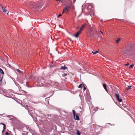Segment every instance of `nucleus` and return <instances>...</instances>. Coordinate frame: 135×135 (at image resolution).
<instances>
[{"instance_id":"obj_3","label":"nucleus","mask_w":135,"mask_h":135,"mask_svg":"<svg viewBox=\"0 0 135 135\" xmlns=\"http://www.w3.org/2000/svg\"><path fill=\"white\" fill-rule=\"evenodd\" d=\"M126 104H123L122 105H121L119 104V107L126 111H127V110H128V108H129V107H127L126 108Z\"/></svg>"},{"instance_id":"obj_44","label":"nucleus","mask_w":135,"mask_h":135,"mask_svg":"<svg viewBox=\"0 0 135 135\" xmlns=\"http://www.w3.org/2000/svg\"><path fill=\"white\" fill-rule=\"evenodd\" d=\"M30 3H31V4H32V2H30Z\"/></svg>"},{"instance_id":"obj_45","label":"nucleus","mask_w":135,"mask_h":135,"mask_svg":"<svg viewBox=\"0 0 135 135\" xmlns=\"http://www.w3.org/2000/svg\"><path fill=\"white\" fill-rule=\"evenodd\" d=\"M70 41H71V39H70Z\"/></svg>"},{"instance_id":"obj_25","label":"nucleus","mask_w":135,"mask_h":135,"mask_svg":"<svg viewBox=\"0 0 135 135\" xmlns=\"http://www.w3.org/2000/svg\"><path fill=\"white\" fill-rule=\"evenodd\" d=\"M77 134L78 135H80V133L79 131H78V130H77Z\"/></svg>"},{"instance_id":"obj_12","label":"nucleus","mask_w":135,"mask_h":135,"mask_svg":"<svg viewBox=\"0 0 135 135\" xmlns=\"http://www.w3.org/2000/svg\"><path fill=\"white\" fill-rule=\"evenodd\" d=\"M122 101V100L121 98H120L119 95V102H121Z\"/></svg>"},{"instance_id":"obj_26","label":"nucleus","mask_w":135,"mask_h":135,"mask_svg":"<svg viewBox=\"0 0 135 135\" xmlns=\"http://www.w3.org/2000/svg\"><path fill=\"white\" fill-rule=\"evenodd\" d=\"M67 75V74H62V76L64 77Z\"/></svg>"},{"instance_id":"obj_32","label":"nucleus","mask_w":135,"mask_h":135,"mask_svg":"<svg viewBox=\"0 0 135 135\" xmlns=\"http://www.w3.org/2000/svg\"><path fill=\"white\" fill-rule=\"evenodd\" d=\"M5 134L6 135H8L9 134V133L8 132H6Z\"/></svg>"},{"instance_id":"obj_42","label":"nucleus","mask_w":135,"mask_h":135,"mask_svg":"<svg viewBox=\"0 0 135 135\" xmlns=\"http://www.w3.org/2000/svg\"><path fill=\"white\" fill-rule=\"evenodd\" d=\"M115 102V103H116V104L118 105V104H117V102Z\"/></svg>"},{"instance_id":"obj_1","label":"nucleus","mask_w":135,"mask_h":135,"mask_svg":"<svg viewBox=\"0 0 135 135\" xmlns=\"http://www.w3.org/2000/svg\"><path fill=\"white\" fill-rule=\"evenodd\" d=\"M40 79H39L37 81L38 83H41V84L43 86H45L46 87L49 86V85H50V84L48 83L47 82H45V81L44 79L42 78H40V81L39 80Z\"/></svg>"},{"instance_id":"obj_22","label":"nucleus","mask_w":135,"mask_h":135,"mask_svg":"<svg viewBox=\"0 0 135 135\" xmlns=\"http://www.w3.org/2000/svg\"><path fill=\"white\" fill-rule=\"evenodd\" d=\"M6 125H4V126H3V131H2V132H3L4 131L5 129H6Z\"/></svg>"},{"instance_id":"obj_47","label":"nucleus","mask_w":135,"mask_h":135,"mask_svg":"<svg viewBox=\"0 0 135 135\" xmlns=\"http://www.w3.org/2000/svg\"><path fill=\"white\" fill-rule=\"evenodd\" d=\"M9 66H10V65L9 64Z\"/></svg>"},{"instance_id":"obj_46","label":"nucleus","mask_w":135,"mask_h":135,"mask_svg":"<svg viewBox=\"0 0 135 135\" xmlns=\"http://www.w3.org/2000/svg\"><path fill=\"white\" fill-rule=\"evenodd\" d=\"M78 28H78H77V29Z\"/></svg>"},{"instance_id":"obj_23","label":"nucleus","mask_w":135,"mask_h":135,"mask_svg":"<svg viewBox=\"0 0 135 135\" xmlns=\"http://www.w3.org/2000/svg\"><path fill=\"white\" fill-rule=\"evenodd\" d=\"M115 96L116 97L117 100L118 101V94H115Z\"/></svg>"},{"instance_id":"obj_35","label":"nucleus","mask_w":135,"mask_h":135,"mask_svg":"<svg viewBox=\"0 0 135 135\" xmlns=\"http://www.w3.org/2000/svg\"><path fill=\"white\" fill-rule=\"evenodd\" d=\"M1 124L3 125V126H4V125H5V124L3 123H2Z\"/></svg>"},{"instance_id":"obj_13","label":"nucleus","mask_w":135,"mask_h":135,"mask_svg":"<svg viewBox=\"0 0 135 135\" xmlns=\"http://www.w3.org/2000/svg\"><path fill=\"white\" fill-rule=\"evenodd\" d=\"M61 69H62L65 70L67 69V68L65 67V66H61Z\"/></svg>"},{"instance_id":"obj_15","label":"nucleus","mask_w":135,"mask_h":135,"mask_svg":"<svg viewBox=\"0 0 135 135\" xmlns=\"http://www.w3.org/2000/svg\"><path fill=\"white\" fill-rule=\"evenodd\" d=\"M83 86H84V85L83 84H82L79 85V86L78 87V88H81Z\"/></svg>"},{"instance_id":"obj_16","label":"nucleus","mask_w":135,"mask_h":135,"mask_svg":"<svg viewBox=\"0 0 135 135\" xmlns=\"http://www.w3.org/2000/svg\"><path fill=\"white\" fill-rule=\"evenodd\" d=\"M0 72L3 75L4 74V73L3 70L0 68Z\"/></svg>"},{"instance_id":"obj_41","label":"nucleus","mask_w":135,"mask_h":135,"mask_svg":"<svg viewBox=\"0 0 135 135\" xmlns=\"http://www.w3.org/2000/svg\"><path fill=\"white\" fill-rule=\"evenodd\" d=\"M127 52H125L124 54H127Z\"/></svg>"},{"instance_id":"obj_8","label":"nucleus","mask_w":135,"mask_h":135,"mask_svg":"<svg viewBox=\"0 0 135 135\" xmlns=\"http://www.w3.org/2000/svg\"><path fill=\"white\" fill-rule=\"evenodd\" d=\"M80 31H79L78 32L75 34L73 35V36L77 38L78 37L79 35L81 33Z\"/></svg>"},{"instance_id":"obj_5","label":"nucleus","mask_w":135,"mask_h":135,"mask_svg":"<svg viewBox=\"0 0 135 135\" xmlns=\"http://www.w3.org/2000/svg\"><path fill=\"white\" fill-rule=\"evenodd\" d=\"M128 47L133 51H135V44H130L128 45Z\"/></svg>"},{"instance_id":"obj_4","label":"nucleus","mask_w":135,"mask_h":135,"mask_svg":"<svg viewBox=\"0 0 135 135\" xmlns=\"http://www.w3.org/2000/svg\"><path fill=\"white\" fill-rule=\"evenodd\" d=\"M88 35V36L90 37L93 38L94 37H96V35L94 34L93 31H89V34Z\"/></svg>"},{"instance_id":"obj_27","label":"nucleus","mask_w":135,"mask_h":135,"mask_svg":"<svg viewBox=\"0 0 135 135\" xmlns=\"http://www.w3.org/2000/svg\"><path fill=\"white\" fill-rule=\"evenodd\" d=\"M58 2H60L62 3H63V2L61 0H56Z\"/></svg>"},{"instance_id":"obj_7","label":"nucleus","mask_w":135,"mask_h":135,"mask_svg":"<svg viewBox=\"0 0 135 135\" xmlns=\"http://www.w3.org/2000/svg\"><path fill=\"white\" fill-rule=\"evenodd\" d=\"M86 25V23H84V24L83 25L81 26L79 31H80L81 32L84 29V28L85 27Z\"/></svg>"},{"instance_id":"obj_30","label":"nucleus","mask_w":135,"mask_h":135,"mask_svg":"<svg viewBox=\"0 0 135 135\" xmlns=\"http://www.w3.org/2000/svg\"><path fill=\"white\" fill-rule=\"evenodd\" d=\"M132 120H133V121H134V123H135V119L134 118H133V117H132Z\"/></svg>"},{"instance_id":"obj_19","label":"nucleus","mask_w":135,"mask_h":135,"mask_svg":"<svg viewBox=\"0 0 135 135\" xmlns=\"http://www.w3.org/2000/svg\"><path fill=\"white\" fill-rule=\"evenodd\" d=\"M128 88L127 89V90H129L131 89L132 86L131 85L128 86Z\"/></svg>"},{"instance_id":"obj_14","label":"nucleus","mask_w":135,"mask_h":135,"mask_svg":"<svg viewBox=\"0 0 135 135\" xmlns=\"http://www.w3.org/2000/svg\"><path fill=\"white\" fill-rule=\"evenodd\" d=\"M32 75H30L29 76L28 78V79L29 80H30L31 79H32Z\"/></svg>"},{"instance_id":"obj_11","label":"nucleus","mask_w":135,"mask_h":135,"mask_svg":"<svg viewBox=\"0 0 135 135\" xmlns=\"http://www.w3.org/2000/svg\"><path fill=\"white\" fill-rule=\"evenodd\" d=\"M103 86L104 88L105 89V90L107 91H108V90H107V86H106V85L104 84H103Z\"/></svg>"},{"instance_id":"obj_2","label":"nucleus","mask_w":135,"mask_h":135,"mask_svg":"<svg viewBox=\"0 0 135 135\" xmlns=\"http://www.w3.org/2000/svg\"><path fill=\"white\" fill-rule=\"evenodd\" d=\"M43 6V3H36L33 5L32 8L34 9H39L40 8Z\"/></svg>"},{"instance_id":"obj_21","label":"nucleus","mask_w":135,"mask_h":135,"mask_svg":"<svg viewBox=\"0 0 135 135\" xmlns=\"http://www.w3.org/2000/svg\"><path fill=\"white\" fill-rule=\"evenodd\" d=\"M93 8V7L91 6H89L88 7V9H90L91 8Z\"/></svg>"},{"instance_id":"obj_20","label":"nucleus","mask_w":135,"mask_h":135,"mask_svg":"<svg viewBox=\"0 0 135 135\" xmlns=\"http://www.w3.org/2000/svg\"><path fill=\"white\" fill-rule=\"evenodd\" d=\"M134 65L133 64H132L130 65L129 67V68H132L134 66Z\"/></svg>"},{"instance_id":"obj_38","label":"nucleus","mask_w":135,"mask_h":135,"mask_svg":"<svg viewBox=\"0 0 135 135\" xmlns=\"http://www.w3.org/2000/svg\"><path fill=\"white\" fill-rule=\"evenodd\" d=\"M99 37L100 38H102V36L101 35H99Z\"/></svg>"},{"instance_id":"obj_40","label":"nucleus","mask_w":135,"mask_h":135,"mask_svg":"<svg viewBox=\"0 0 135 135\" xmlns=\"http://www.w3.org/2000/svg\"><path fill=\"white\" fill-rule=\"evenodd\" d=\"M100 32L102 34H103V32H102L101 31H100Z\"/></svg>"},{"instance_id":"obj_24","label":"nucleus","mask_w":135,"mask_h":135,"mask_svg":"<svg viewBox=\"0 0 135 135\" xmlns=\"http://www.w3.org/2000/svg\"><path fill=\"white\" fill-rule=\"evenodd\" d=\"M128 114L131 117V118H132V117H132L133 115H132L129 112H128Z\"/></svg>"},{"instance_id":"obj_9","label":"nucleus","mask_w":135,"mask_h":135,"mask_svg":"<svg viewBox=\"0 0 135 135\" xmlns=\"http://www.w3.org/2000/svg\"><path fill=\"white\" fill-rule=\"evenodd\" d=\"M68 11V9H67V7H65L64 8L63 11L62 12L63 13L64 12H67Z\"/></svg>"},{"instance_id":"obj_36","label":"nucleus","mask_w":135,"mask_h":135,"mask_svg":"<svg viewBox=\"0 0 135 135\" xmlns=\"http://www.w3.org/2000/svg\"><path fill=\"white\" fill-rule=\"evenodd\" d=\"M132 113L134 115V117H135V113Z\"/></svg>"},{"instance_id":"obj_29","label":"nucleus","mask_w":135,"mask_h":135,"mask_svg":"<svg viewBox=\"0 0 135 135\" xmlns=\"http://www.w3.org/2000/svg\"><path fill=\"white\" fill-rule=\"evenodd\" d=\"M129 63L128 62L127 64H125V66H127L129 65Z\"/></svg>"},{"instance_id":"obj_33","label":"nucleus","mask_w":135,"mask_h":135,"mask_svg":"<svg viewBox=\"0 0 135 135\" xmlns=\"http://www.w3.org/2000/svg\"><path fill=\"white\" fill-rule=\"evenodd\" d=\"M116 42L117 43H118V39H117L116 40Z\"/></svg>"},{"instance_id":"obj_17","label":"nucleus","mask_w":135,"mask_h":135,"mask_svg":"<svg viewBox=\"0 0 135 135\" xmlns=\"http://www.w3.org/2000/svg\"><path fill=\"white\" fill-rule=\"evenodd\" d=\"M92 53L94 54H96L98 52V51H96L95 52L93 51H92Z\"/></svg>"},{"instance_id":"obj_43","label":"nucleus","mask_w":135,"mask_h":135,"mask_svg":"<svg viewBox=\"0 0 135 135\" xmlns=\"http://www.w3.org/2000/svg\"><path fill=\"white\" fill-rule=\"evenodd\" d=\"M2 79H1V80H0V81L1 82H2Z\"/></svg>"},{"instance_id":"obj_37","label":"nucleus","mask_w":135,"mask_h":135,"mask_svg":"<svg viewBox=\"0 0 135 135\" xmlns=\"http://www.w3.org/2000/svg\"><path fill=\"white\" fill-rule=\"evenodd\" d=\"M67 7V9H68V10L70 8V7L69 6V7Z\"/></svg>"},{"instance_id":"obj_39","label":"nucleus","mask_w":135,"mask_h":135,"mask_svg":"<svg viewBox=\"0 0 135 135\" xmlns=\"http://www.w3.org/2000/svg\"><path fill=\"white\" fill-rule=\"evenodd\" d=\"M120 38H119V42L120 40Z\"/></svg>"},{"instance_id":"obj_31","label":"nucleus","mask_w":135,"mask_h":135,"mask_svg":"<svg viewBox=\"0 0 135 135\" xmlns=\"http://www.w3.org/2000/svg\"><path fill=\"white\" fill-rule=\"evenodd\" d=\"M84 89H83V90H85L86 89V88H85V87L84 86Z\"/></svg>"},{"instance_id":"obj_18","label":"nucleus","mask_w":135,"mask_h":135,"mask_svg":"<svg viewBox=\"0 0 135 135\" xmlns=\"http://www.w3.org/2000/svg\"><path fill=\"white\" fill-rule=\"evenodd\" d=\"M73 115L74 116V117H75V114H76V112H75V111L74 110H73Z\"/></svg>"},{"instance_id":"obj_34","label":"nucleus","mask_w":135,"mask_h":135,"mask_svg":"<svg viewBox=\"0 0 135 135\" xmlns=\"http://www.w3.org/2000/svg\"><path fill=\"white\" fill-rule=\"evenodd\" d=\"M61 16V14H59L58 16V17H59L60 16Z\"/></svg>"},{"instance_id":"obj_28","label":"nucleus","mask_w":135,"mask_h":135,"mask_svg":"<svg viewBox=\"0 0 135 135\" xmlns=\"http://www.w3.org/2000/svg\"><path fill=\"white\" fill-rule=\"evenodd\" d=\"M16 70L19 73H21V71L20 70L18 69H16Z\"/></svg>"},{"instance_id":"obj_10","label":"nucleus","mask_w":135,"mask_h":135,"mask_svg":"<svg viewBox=\"0 0 135 135\" xmlns=\"http://www.w3.org/2000/svg\"><path fill=\"white\" fill-rule=\"evenodd\" d=\"M78 114H77L76 115H75V117H74V119L75 120H79V117L78 116Z\"/></svg>"},{"instance_id":"obj_6","label":"nucleus","mask_w":135,"mask_h":135,"mask_svg":"<svg viewBox=\"0 0 135 135\" xmlns=\"http://www.w3.org/2000/svg\"><path fill=\"white\" fill-rule=\"evenodd\" d=\"M0 6L1 7L2 9V10L3 12L6 13H7V15L8 14V13H9V12L8 11H7V10L5 9L3 7V6L1 5H0Z\"/></svg>"}]
</instances>
